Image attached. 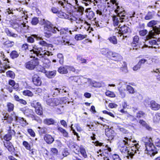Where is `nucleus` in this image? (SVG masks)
Listing matches in <instances>:
<instances>
[{"label":"nucleus","mask_w":160,"mask_h":160,"mask_svg":"<svg viewBox=\"0 0 160 160\" xmlns=\"http://www.w3.org/2000/svg\"><path fill=\"white\" fill-rule=\"evenodd\" d=\"M130 140V139L127 137H124L119 142V147L122 153L126 154L128 159H132L135 153H137V151L138 150L139 146L137 143L134 146L130 148L129 146Z\"/></svg>","instance_id":"nucleus-1"},{"label":"nucleus","mask_w":160,"mask_h":160,"mask_svg":"<svg viewBox=\"0 0 160 160\" xmlns=\"http://www.w3.org/2000/svg\"><path fill=\"white\" fill-rule=\"evenodd\" d=\"M142 141L145 143L146 150L145 153L149 155L151 157L154 156L158 153L157 149L153 144V142L154 141V143L156 146L160 147V139L157 138L152 140V138L148 137H144L142 139Z\"/></svg>","instance_id":"nucleus-2"},{"label":"nucleus","mask_w":160,"mask_h":160,"mask_svg":"<svg viewBox=\"0 0 160 160\" xmlns=\"http://www.w3.org/2000/svg\"><path fill=\"white\" fill-rule=\"evenodd\" d=\"M31 53H33L37 56L42 58V61L45 65L44 67H48L50 66L51 61L48 59L45 58L46 56H49L52 55L53 54L51 52L44 49L35 46L33 47V49L30 50Z\"/></svg>","instance_id":"nucleus-3"},{"label":"nucleus","mask_w":160,"mask_h":160,"mask_svg":"<svg viewBox=\"0 0 160 160\" xmlns=\"http://www.w3.org/2000/svg\"><path fill=\"white\" fill-rule=\"evenodd\" d=\"M157 21L152 20L148 23V26L152 28V30L150 31L149 32L148 38L153 36L155 34L160 33V27H158L156 26H154L157 24Z\"/></svg>","instance_id":"nucleus-4"},{"label":"nucleus","mask_w":160,"mask_h":160,"mask_svg":"<svg viewBox=\"0 0 160 160\" xmlns=\"http://www.w3.org/2000/svg\"><path fill=\"white\" fill-rule=\"evenodd\" d=\"M39 23L41 25H44L45 30L52 32H55V30L53 29V26L48 21L43 18H41Z\"/></svg>","instance_id":"nucleus-5"},{"label":"nucleus","mask_w":160,"mask_h":160,"mask_svg":"<svg viewBox=\"0 0 160 160\" xmlns=\"http://www.w3.org/2000/svg\"><path fill=\"white\" fill-rule=\"evenodd\" d=\"M39 64L38 59L31 60L25 64L26 68L29 70H33Z\"/></svg>","instance_id":"nucleus-6"},{"label":"nucleus","mask_w":160,"mask_h":160,"mask_svg":"<svg viewBox=\"0 0 160 160\" xmlns=\"http://www.w3.org/2000/svg\"><path fill=\"white\" fill-rule=\"evenodd\" d=\"M49 97H48V98ZM46 102L48 105L51 107L57 106L60 103V101L59 99L56 98H48L46 100Z\"/></svg>","instance_id":"nucleus-7"},{"label":"nucleus","mask_w":160,"mask_h":160,"mask_svg":"<svg viewBox=\"0 0 160 160\" xmlns=\"http://www.w3.org/2000/svg\"><path fill=\"white\" fill-rule=\"evenodd\" d=\"M69 20L72 22L73 21H76V23L78 24L76 27L78 28H79L81 29V27L83 26L85 23V21L81 19L80 18H77L71 15V17L69 18Z\"/></svg>","instance_id":"nucleus-8"},{"label":"nucleus","mask_w":160,"mask_h":160,"mask_svg":"<svg viewBox=\"0 0 160 160\" xmlns=\"http://www.w3.org/2000/svg\"><path fill=\"white\" fill-rule=\"evenodd\" d=\"M65 11H66L65 8H61L60 10H59L57 16L60 18L69 20V18L71 15L69 16L65 12Z\"/></svg>","instance_id":"nucleus-9"},{"label":"nucleus","mask_w":160,"mask_h":160,"mask_svg":"<svg viewBox=\"0 0 160 160\" xmlns=\"http://www.w3.org/2000/svg\"><path fill=\"white\" fill-rule=\"evenodd\" d=\"M119 6H118L117 7V12L118 14V16L122 19L121 22H123L127 21L128 20V16L126 15V14L125 13L124 10L122 11H119Z\"/></svg>","instance_id":"nucleus-10"},{"label":"nucleus","mask_w":160,"mask_h":160,"mask_svg":"<svg viewBox=\"0 0 160 160\" xmlns=\"http://www.w3.org/2000/svg\"><path fill=\"white\" fill-rule=\"evenodd\" d=\"M10 116L11 118H12L13 120L14 119L16 122H19L20 123H22L24 124L25 125L28 124L26 120H25L24 118L18 117L14 112L12 113Z\"/></svg>","instance_id":"nucleus-11"},{"label":"nucleus","mask_w":160,"mask_h":160,"mask_svg":"<svg viewBox=\"0 0 160 160\" xmlns=\"http://www.w3.org/2000/svg\"><path fill=\"white\" fill-rule=\"evenodd\" d=\"M157 34H155L153 36L149 38H148L147 37L148 36V34L146 37L147 40H146L145 43L144 44V45L146 47H150V46L149 45H154L156 44V40L154 39H150L151 38H154V37Z\"/></svg>","instance_id":"nucleus-12"},{"label":"nucleus","mask_w":160,"mask_h":160,"mask_svg":"<svg viewBox=\"0 0 160 160\" xmlns=\"http://www.w3.org/2000/svg\"><path fill=\"white\" fill-rule=\"evenodd\" d=\"M65 38L62 37H58L56 38L55 43L57 44L69 45L70 42L68 41L66 42L65 43Z\"/></svg>","instance_id":"nucleus-13"},{"label":"nucleus","mask_w":160,"mask_h":160,"mask_svg":"<svg viewBox=\"0 0 160 160\" xmlns=\"http://www.w3.org/2000/svg\"><path fill=\"white\" fill-rule=\"evenodd\" d=\"M75 1V3L74 6L72 7L74 8L75 11L78 12H79L82 15L84 11V8L78 4V1L77 0H74Z\"/></svg>","instance_id":"nucleus-14"},{"label":"nucleus","mask_w":160,"mask_h":160,"mask_svg":"<svg viewBox=\"0 0 160 160\" xmlns=\"http://www.w3.org/2000/svg\"><path fill=\"white\" fill-rule=\"evenodd\" d=\"M101 0H82V2L86 6L88 5L91 3H92L94 6H98L101 3Z\"/></svg>","instance_id":"nucleus-15"},{"label":"nucleus","mask_w":160,"mask_h":160,"mask_svg":"<svg viewBox=\"0 0 160 160\" xmlns=\"http://www.w3.org/2000/svg\"><path fill=\"white\" fill-rule=\"evenodd\" d=\"M10 129L8 130V133L5 135L3 137L4 139L6 141H9L10 140L12 137V136L14 135L15 134V131L13 130H11V128L9 127Z\"/></svg>","instance_id":"nucleus-16"},{"label":"nucleus","mask_w":160,"mask_h":160,"mask_svg":"<svg viewBox=\"0 0 160 160\" xmlns=\"http://www.w3.org/2000/svg\"><path fill=\"white\" fill-rule=\"evenodd\" d=\"M109 56L111 58V59L115 61H118L122 59V57L119 54L112 52H109Z\"/></svg>","instance_id":"nucleus-17"},{"label":"nucleus","mask_w":160,"mask_h":160,"mask_svg":"<svg viewBox=\"0 0 160 160\" xmlns=\"http://www.w3.org/2000/svg\"><path fill=\"white\" fill-rule=\"evenodd\" d=\"M44 139L48 144H51L54 141V138L49 134H46L44 137Z\"/></svg>","instance_id":"nucleus-18"},{"label":"nucleus","mask_w":160,"mask_h":160,"mask_svg":"<svg viewBox=\"0 0 160 160\" xmlns=\"http://www.w3.org/2000/svg\"><path fill=\"white\" fill-rule=\"evenodd\" d=\"M112 20L114 26H119L118 28L121 26L120 24H119V23L120 22H121V20L122 19L118 16H114L112 17Z\"/></svg>","instance_id":"nucleus-19"},{"label":"nucleus","mask_w":160,"mask_h":160,"mask_svg":"<svg viewBox=\"0 0 160 160\" xmlns=\"http://www.w3.org/2000/svg\"><path fill=\"white\" fill-rule=\"evenodd\" d=\"M32 81L36 86H40L42 82L40 78L37 75H34L32 78Z\"/></svg>","instance_id":"nucleus-20"},{"label":"nucleus","mask_w":160,"mask_h":160,"mask_svg":"<svg viewBox=\"0 0 160 160\" xmlns=\"http://www.w3.org/2000/svg\"><path fill=\"white\" fill-rule=\"evenodd\" d=\"M150 107L152 109L154 110H157L160 108V105L155 101H152L150 102Z\"/></svg>","instance_id":"nucleus-21"},{"label":"nucleus","mask_w":160,"mask_h":160,"mask_svg":"<svg viewBox=\"0 0 160 160\" xmlns=\"http://www.w3.org/2000/svg\"><path fill=\"white\" fill-rule=\"evenodd\" d=\"M119 28H120L119 29V32L122 34L127 33L129 29V28L125 25L121 26V27L120 26Z\"/></svg>","instance_id":"nucleus-22"},{"label":"nucleus","mask_w":160,"mask_h":160,"mask_svg":"<svg viewBox=\"0 0 160 160\" xmlns=\"http://www.w3.org/2000/svg\"><path fill=\"white\" fill-rule=\"evenodd\" d=\"M4 144L5 147L7 148L9 151H12L13 149V147L12 143L9 141L4 142Z\"/></svg>","instance_id":"nucleus-23"},{"label":"nucleus","mask_w":160,"mask_h":160,"mask_svg":"<svg viewBox=\"0 0 160 160\" xmlns=\"http://www.w3.org/2000/svg\"><path fill=\"white\" fill-rule=\"evenodd\" d=\"M55 30V32H52L54 33H59L60 34L62 35L66 33V30L64 29H61L60 28H58L56 27H54L52 28Z\"/></svg>","instance_id":"nucleus-24"},{"label":"nucleus","mask_w":160,"mask_h":160,"mask_svg":"<svg viewBox=\"0 0 160 160\" xmlns=\"http://www.w3.org/2000/svg\"><path fill=\"white\" fill-rule=\"evenodd\" d=\"M58 130L61 132L63 137L67 138L68 137V133L65 130L61 127L58 128Z\"/></svg>","instance_id":"nucleus-25"},{"label":"nucleus","mask_w":160,"mask_h":160,"mask_svg":"<svg viewBox=\"0 0 160 160\" xmlns=\"http://www.w3.org/2000/svg\"><path fill=\"white\" fill-rule=\"evenodd\" d=\"M5 32L6 33L7 35L9 36L12 37L13 38H16L18 37V35L17 34L14 33L10 31L8 28H6L5 30Z\"/></svg>","instance_id":"nucleus-26"},{"label":"nucleus","mask_w":160,"mask_h":160,"mask_svg":"<svg viewBox=\"0 0 160 160\" xmlns=\"http://www.w3.org/2000/svg\"><path fill=\"white\" fill-rule=\"evenodd\" d=\"M86 35H83L82 34H76L74 37L75 39L77 41L81 40L86 38Z\"/></svg>","instance_id":"nucleus-27"},{"label":"nucleus","mask_w":160,"mask_h":160,"mask_svg":"<svg viewBox=\"0 0 160 160\" xmlns=\"http://www.w3.org/2000/svg\"><path fill=\"white\" fill-rule=\"evenodd\" d=\"M58 72L62 74H66L68 72L67 66L60 67L58 70Z\"/></svg>","instance_id":"nucleus-28"},{"label":"nucleus","mask_w":160,"mask_h":160,"mask_svg":"<svg viewBox=\"0 0 160 160\" xmlns=\"http://www.w3.org/2000/svg\"><path fill=\"white\" fill-rule=\"evenodd\" d=\"M36 113L38 115H41L42 114V109L40 104L35 108Z\"/></svg>","instance_id":"nucleus-29"},{"label":"nucleus","mask_w":160,"mask_h":160,"mask_svg":"<svg viewBox=\"0 0 160 160\" xmlns=\"http://www.w3.org/2000/svg\"><path fill=\"white\" fill-rule=\"evenodd\" d=\"M120 70L123 73H126L128 72V71L127 64L125 62H123V65L120 68Z\"/></svg>","instance_id":"nucleus-30"},{"label":"nucleus","mask_w":160,"mask_h":160,"mask_svg":"<svg viewBox=\"0 0 160 160\" xmlns=\"http://www.w3.org/2000/svg\"><path fill=\"white\" fill-rule=\"evenodd\" d=\"M4 117L3 119L4 120H7V122L9 123H11L13 120L12 118H11L10 115H9L8 113H5L3 115Z\"/></svg>","instance_id":"nucleus-31"},{"label":"nucleus","mask_w":160,"mask_h":160,"mask_svg":"<svg viewBox=\"0 0 160 160\" xmlns=\"http://www.w3.org/2000/svg\"><path fill=\"white\" fill-rule=\"evenodd\" d=\"M108 40L109 41V42L113 44H116L117 43V40L116 37L115 36H112L109 37Z\"/></svg>","instance_id":"nucleus-32"},{"label":"nucleus","mask_w":160,"mask_h":160,"mask_svg":"<svg viewBox=\"0 0 160 160\" xmlns=\"http://www.w3.org/2000/svg\"><path fill=\"white\" fill-rule=\"evenodd\" d=\"M44 124L48 125L53 124L54 122V120L52 119H46L43 120Z\"/></svg>","instance_id":"nucleus-33"},{"label":"nucleus","mask_w":160,"mask_h":160,"mask_svg":"<svg viewBox=\"0 0 160 160\" xmlns=\"http://www.w3.org/2000/svg\"><path fill=\"white\" fill-rule=\"evenodd\" d=\"M136 116L137 118H140L143 117L145 115V113L142 111H139L138 112L134 111Z\"/></svg>","instance_id":"nucleus-34"},{"label":"nucleus","mask_w":160,"mask_h":160,"mask_svg":"<svg viewBox=\"0 0 160 160\" xmlns=\"http://www.w3.org/2000/svg\"><path fill=\"white\" fill-rule=\"evenodd\" d=\"M154 16V13L151 12H149L146 15L145 17V19L146 20H148L151 19Z\"/></svg>","instance_id":"nucleus-35"},{"label":"nucleus","mask_w":160,"mask_h":160,"mask_svg":"<svg viewBox=\"0 0 160 160\" xmlns=\"http://www.w3.org/2000/svg\"><path fill=\"white\" fill-rule=\"evenodd\" d=\"M63 1L64 4H69L70 6H69V8H72V7L74 6V4L75 3V1L74 0H72L71 1H69L67 0H62Z\"/></svg>","instance_id":"nucleus-36"},{"label":"nucleus","mask_w":160,"mask_h":160,"mask_svg":"<svg viewBox=\"0 0 160 160\" xmlns=\"http://www.w3.org/2000/svg\"><path fill=\"white\" fill-rule=\"evenodd\" d=\"M105 134L109 139H112L113 138V136L110 130L108 129L106 130Z\"/></svg>","instance_id":"nucleus-37"},{"label":"nucleus","mask_w":160,"mask_h":160,"mask_svg":"<svg viewBox=\"0 0 160 160\" xmlns=\"http://www.w3.org/2000/svg\"><path fill=\"white\" fill-rule=\"evenodd\" d=\"M45 73L46 75L49 78H52L55 76L56 74L55 72L54 71L46 72Z\"/></svg>","instance_id":"nucleus-38"},{"label":"nucleus","mask_w":160,"mask_h":160,"mask_svg":"<svg viewBox=\"0 0 160 160\" xmlns=\"http://www.w3.org/2000/svg\"><path fill=\"white\" fill-rule=\"evenodd\" d=\"M69 153L66 150H63L61 155H60L59 157L61 159H62L64 157H66L69 155Z\"/></svg>","instance_id":"nucleus-39"},{"label":"nucleus","mask_w":160,"mask_h":160,"mask_svg":"<svg viewBox=\"0 0 160 160\" xmlns=\"http://www.w3.org/2000/svg\"><path fill=\"white\" fill-rule=\"evenodd\" d=\"M23 145L26 149L29 151L31 150V147L30 144L27 141H24L23 142Z\"/></svg>","instance_id":"nucleus-40"},{"label":"nucleus","mask_w":160,"mask_h":160,"mask_svg":"<svg viewBox=\"0 0 160 160\" xmlns=\"http://www.w3.org/2000/svg\"><path fill=\"white\" fill-rule=\"evenodd\" d=\"M80 153L83 157L84 158H86L87 155L85 149L82 147H81L80 148Z\"/></svg>","instance_id":"nucleus-41"},{"label":"nucleus","mask_w":160,"mask_h":160,"mask_svg":"<svg viewBox=\"0 0 160 160\" xmlns=\"http://www.w3.org/2000/svg\"><path fill=\"white\" fill-rule=\"evenodd\" d=\"M153 121L155 122H158L160 121V113H156L153 118Z\"/></svg>","instance_id":"nucleus-42"},{"label":"nucleus","mask_w":160,"mask_h":160,"mask_svg":"<svg viewBox=\"0 0 160 160\" xmlns=\"http://www.w3.org/2000/svg\"><path fill=\"white\" fill-rule=\"evenodd\" d=\"M22 93L23 95L25 96H27L29 97H32L33 96V93L28 90H26L23 91Z\"/></svg>","instance_id":"nucleus-43"},{"label":"nucleus","mask_w":160,"mask_h":160,"mask_svg":"<svg viewBox=\"0 0 160 160\" xmlns=\"http://www.w3.org/2000/svg\"><path fill=\"white\" fill-rule=\"evenodd\" d=\"M2 43L3 45H7L8 47H12L13 46L14 42L7 40L6 41H2Z\"/></svg>","instance_id":"nucleus-44"},{"label":"nucleus","mask_w":160,"mask_h":160,"mask_svg":"<svg viewBox=\"0 0 160 160\" xmlns=\"http://www.w3.org/2000/svg\"><path fill=\"white\" fill-rule=\"evenodd\" d=\"M91 84L94 87H100L102 86L101 82H97L94 81L91 82Z\"/></svg>","instance_id":"nucleus-45"},{"label":"nucleus","mask_w":160,"mask_h":160,"mask_svg":"<svg viewBox=\"0 0 160 160\" xmlns=\"http://www.w3.org/2000/svg\"><path fill=\"white\" fill-rule=\"evenodd\" d=\"M7 107L8 108V111L11 112L12 111L14 108V105L10 102H8L7 104Z\"/></svg>","instance_id":"nucleus-46"},{"label":"nucleus","mask_w":160,"mask_h":160,"mask_svg":"<svg viewBox=\"0 0 160 160\" xmlns=\"http://www.w3.org/2000/svg\"><path fill=\"white\" fill-rule=\"evenodd\" d=\"M77 60L81 63H86V59L82 58L80 55H78L77 58Z\"/></svg>","instance_id":"nucleus-47"},{"label":"nucleus","mask_w":160,"mask_h":160,"mask_svg":"<svg viewBox=\"0 0 160 160\" xmlns=\"http://www.w3.org/2000/svg\"><path fill=\"white\" fill-rule=\"evenodd\" d=\"M60 90L58 88H54L52 91L53 96H55L58 95L60 93Z\"/></svg>","instance_id":"nucleus-48"},{"label":"nucleus","mask_w":160,"mask_h":160,"mask_svg":"<svg viewBox=\"0 0 160 160\" xmlns=\"http://www.w3.org/2000/svg\"><path fill=\"white\" fill-rule=\"evenodd\" d=\"M139 40V38L138 36H135L133 38V42H132V45H133L134 46H135L138 43Z\"/></svg>","instance_id":"nucleus-49"},{"label":"nucleus","mask_w":160,"mask_h":160,"mask_svg":"<svg viewBox=\"0 0 160 160\" xmlns=\"http://www.w3.org/2000/svg\"><path fill=\"white\" fill-rule=\"evenodd\" d=\"M38 128L39 129V130H38V131L40 135H42L43 134L46 133V128H41L40 127H38Z\"/></svg>","instance_id":"nucleus-50"},{"label":"nucleus","mask_w":160,"mask_h":160,"mask_svg":"<svg viewBox=\"0 0 160 160\" xmlns=\"http://www.w3.org/2000/svg\"><path fill=\"white\" fill-rule=\"evenodd\" d=\"M106 96L110 97H115V94L112 92L109 91H107L105 93Z\"/></svg>","instance_id":"nucleus-51"},{"label":"nucleus","mask_w":160,"mask_h":160,"mask_svg":"<svg viewBox=\"0 0 160 160\" xmlns=\"http://www.w3.org/2000/svg\"><path fill=\"white\" fill-rule=\"evenodd\" d=\"M127 89L128 92L132 94L134 93V90L133 88L130 85H127Z\"/></svg>","instance_id":"nucleus-52"},{"label":"nucleus","mask_w":160,"mask_h":160,"mask_svg":"<svg viewBox=\"0 0 160 160\" xmlns=\"http://www.w3.org/2000/svg\"><path fill=\"white\" fill-rule=\"evenodd\" d=\"M18 56V53L16 51H13L11 53V57L13 59L17 58Z\"/></svg>","instance_id":"nucleus-53"},{"label":"nucleus","mask_w":160,"mask_h":160,"mask_svg":"<svg viewBox=\"0 0 160 160\" xmlns=\"http://www.w3.org/2000/svg\"><path fill=\"white\" fill-rule=\"evenodd\" d=\"M6 74L8 77H10L12 78H14L15 76L14 72L11 71H9L7 72Z\"/></svg>","instance_id":"nucleus-54"},{"label":"nucleus","mask_w":160,"mask_h":160,"mask_svg":"<svg viewBox=\"0 0 160 160\" xmlns=\"http://www.w3.org/2000/svg\"><path fill=\"white\" fill-rule=\"evenodd\" d=\"M39 20H38V18L35 17L33 18L32 20L31 23L33 25H36L38 22H39Z\"/></svg>","instance_id":"nucleus-55"},{"label":"nucleus","mask_w":160,"mask_h":160,"mask_svg":"<svg viewBox=\"0 0 160 160\" xmlns=\"http://www.w3.org/2000/svg\"><path fill=\"white\" fill-rule=\"evenodd\" d=\"M110 51H109L108 49L107 48H103L101 49V52L102 54L103 55H107V54H108L109 55V52Z\"/></svg>","instance_id":"nucleus-56"},{"label":"nucleus","mask_w":160,"mask_h":160,"mask_svg":"<svg viewBox=\"0 0 160 160\" xmlns=\"http://www.w3.org/2000/svg\"><path fill=\"white\" fill-rule=\"evenodd\" d=\"M39 43L40 45L43 46L48 47L49 45V44L43 40L40 41Z\"/></svg>","instance_id":"nucleus-57"},{"label":"nucleus","mask_w":160,"mask_h":160,"mask_svg":"<svg viewBox=\"0 0 160 160\" xmlns=\"http://www.w3.org/2000/svg\"><path fill=\"white\" fill-rule=\"evenodd\" d=\"M58 58L60 59L59 62L61 64L63 63V56L62 54L61 53H59L57 55Z\"/></svg>","instance_id":"nucleus-58"},{"label":"nucleus","mask_w":160,"mask_h":160,"mask_svg":"<svg viewBox=\"0 0 160 160\" xmlns=\"http://www.w3.org/2000/svg\"><path fill=\"white\" fill-rule=\"evenodd\" d=\"M28 132L31 136L34 137L35 136V134L32 129H28Z\"/></svg>","instance_id":"nucleus-59"},{"label":"nucleus","mask_w":160,"mask_h":160,"mask_svg":"<svg viewBox=\"0 0 160 160\" xmlns=\"http://www.w3.org/2000/svg\"><path fill=\"white\" fill-rule=\"evenodd\" d=\"M51 10L52 12L56 14L57 15L59 10L58 9V8L53 7L51 8Z\"/></svg>","instance_id":"nucleus-60"},{"label":"nucleus","mask_w":160,"mask_h":160,"mask_svg":"<svg viewBox=\"0 0 160 160\" xmlns=\"http://www.w3.org/2000/svg\"><path fill=\"white\" fill-rule=\"evenodd\" d=\"M148 33V31L146 30H143L139 31V33L140 35L144 36Z\"/></svg>","instance_id":"nucleus-61"},{"label":"nucleus","mask_w":160,"mask_h":160,"mask_svg":"<svg viewBox=\"0 0 160 160\" xmlns=\"http://www.w3.org/2000/svg\"><path fill=\"white\" fill-rule=\"evenodd\" d=\"M40 103L38 102H36V101H34L32 102L31 103V106L35 108L37 106H38V105H39Z\"/></svg>","instance_id":"nucleus-62"},{"label":"nucleus","mask_w":160,"mask_h":160,"mask_svg":"<svg viewBox=\"0 0 160 160\" xmlns=\"http://www.w3.org/2000/svg\"><path fill=\"white\" fill-rule=\"evenodd\" d=\"M51 151L52 153L55 155H57L58 153V150L56 148H51Z\"/></svg>","instance_id":"nucleus-63"},{"label":"nucleus","mask_w":160,"mask_h":160,"mask_svg":"<svg viewBox=\"0 0 160 160\" xmlns=\"http://www.w3.org/2000/svg\"><path fill=\"white\" fill-rule=\"evenodd\" d=\"M112 158L114 160H120L118 154H114L112 155Z\"/></svg>","instance_id":"nucleus-64"}]
</instances>
